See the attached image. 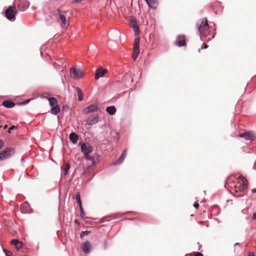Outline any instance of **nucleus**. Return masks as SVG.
<instances>
[{"mask_svg": "<svg viewBox=\"0 0 256 256\" xmlns=\"http://www.w3.org/2000/svg\"><path fill=\"white\" fill-rule=\"evenodd\" d=\"M210 26L208 24L206 18H204L200 25L198 27V30L200 33V38L206 37L210 34Z\"/></svg>", "mask_w": 256, "mask_h": 256, "instance_id": "nucleus-1", "label": "nucleus"}, {"mask_svg": "<svg viewBox=\"0 0 256 256\" xmlns=\"http://www.w3.org/2000/svg\"><path fill=\"white\" fill-rule=\"evenodd\" d=\"M18 12L15 6H8L5 10L4 16L9 20L14 21L16 19V16Z\"/></svg>", "mask_w": 256, "mask_h": 256, "instance_id": "nucleus-2", "label": "nucleus"}, {"mask_svg": "<svg viewBox=\"0 0 256 256\" xmlns=\"http://www.w3.org/2000/svg\"><path fill=\"white\" fill-rule=\"evenodd\" d=\"M14 148H7L2 150L0 152V160L9 158L14 153Z\"/></svg>", "mask_w": 256, "mask_h": 256, "instance_id": "nucleus-3", "label": "nucleus"}, {"mask_svg": "<svg viewBox=\"0 0 256 256\" xmlns=\"http://www.w3.org/2000/svg\"><path fill=\"white\" fill-rule=\"evenodd\" d=\"M70 74L72 78L74 79H79L82 77V71L80 68H76L72 67L70 68Z\"/></svg>", "mask_w": 256, "mask_h": 256, "instance_id": "nucleus-4", "label": "nucleus"}, {"mask_svg": "<svg viewBox=\"0 0 256 256\" xmlns=\"http://www.w3.org/2000/svg\"><path fill=\"white\" fill-rule=\"evenodd\" d=\"M140 38H136L134 39V52L132 54V58L134 60H136L140 53V48H139V44H140Z\"/></svg>", "mask_w": 256, "mask_h": 256, "instance_id": "nucleus-5", "label": "nucleus"}, {"mask_svg": "<svg viewBox=\"0 0 256 256\" xmlns=\"http://www.w3.org/2000/svg\"><path fill=\"white\" fill-rule=\"evenodd\" d=\"M238 179H242V184H240L238 187L235 186L236 188V192H237L238 191L242 192L248 187V180L242 176H240L238 178Z\"/></svg>", "mask_w": 256, "mask_h": 256, "instance_id": "nucleus-6", "label": "nucleus"}, {"mask_svg": "<svg viewBox=\"0 0 256 256\" xmlns=\"http://www.w3.org/2000/svg\"><path fill=\"white\" fill-rule=\"evenodd\" d=\"M80 148L81 152L84 154V156L88 155L93 150L92 147L88 143H84L82 144Z\"/></svg>", "mask_w": 256, "mask_h": 256, "instance_id": "nucleus-7", "label": "nucleus"}, {"mask_svg": "<svg viewBox=\"0 0 256 256\" xmlns=\"http://www.w3.org/2000/svg\"><path fill=\"white\" fill-rule=\"evenodd\" d=\"M175 44L178 47H184L186 46V37L184 35L180 34L176 39Z\"/></svg>", "mask_w": 256, "mask_h": 256, "instance_id": "nucleus-8", "label": "nucleus"}, {"mask_svg": "<svg viewBox=\"0 0 256 256\" xmlns=\"http://www.w3.org/2000/svg\"><path fill=\"white\" fill-rule=\"evenodd\" d=\"M239 137L244 138L246 140H252L256 138V134L252 132H247L239 134Z\"/></svg>", "mask_w": 256, "mask_h": 256, "instance_id": "nucleus-9", "label": "nucleus"}, {"mask_svg": "<svg viewBox=\"0 0 256 256\" xmlns=\"http://www.w3.org/2000/svg\"><path fill=\"white\" fill-rule=\"evenodd\" d=\"M30 4V2L27 0H20L18 8V10L24 12L28 8Z\"/></svg>", "mask_w": 256, "mask_h": 256, "instance_id": "nucleus-10", "label": "nucleus"}, {"mask_svg": "<svg viewBox=\"0 0 256 256\" xmlns=\"http://www.w3.org/2000/svg\"><path fill=\"white\" fill-rule=\"evenodd\" d=\"M98 122V114H91L86 120V124L92 126L97 124Z\"/></svg>", "mask_w": 256, "mask_h": 256, "instance_id": "nucleus-11", "label": "nucleus"}, {"mask_svg": "<svg viewBox=\"0 0 256 256\" xmlns=\"http://www.w3.org/2000/svg\"><path fill=\"white\" fill-rule=\"evenodd\" d=\"M98 110V106L96 104H92L85 108L83 110V113L84 114H88L90 112H96Z\"/></svg>", "mask_w": 256, "mask_h": 256, "instance_id": "nucleus-12", "label": "nucleus"}, {"mask_svg": "<svg viewBox=\"0 0 256 256\" xmlns=\"http://www.w3.org/2000/svg\"><path fill=\"white\" fill-rule=\"evenodd\" d=\"M64 13H65V12H62L60 8H58L57 9L56 14L58 16V18L62 21V24L64 26H66L67 24V20Z\"/></svg>", "mask_w": 256, "mask_h": 256, "instance_id": "nucleus-13", "label": "nucleus"}, {"mask_svg": "<svg viewBox=\"0 0 256 256\" xmlns=\"http://www.w3.org/2000/svg\"><path fill=\"white\" fill-rule=\"evenodd\" d=\"M126 156V150H123L122 152V154H121L120 156V158H118V159L116 160L115 162H114L112 163V165L116 166V165H118V164H122L123 162L124 161Z\"/></svg>", "mask_w": 256, "mask_h": 256, "instance_id": "nucleus-14", "label": "nucleus"}, {"mask_svg": "<svg viewBox=\"0 0 256 256\" xmlns=\"http://www.w3.org/2000/svg\"><path fill=\"white\" fill-rule=\"evenodd\" d=\"M108 72L106 68H100L96 70L95 78L96 80H98L100 78L104 76V75Z\"/></svg>", "mask_w": 256, "mask_h": 256, "instance_id": "nucleus-15", "label": "nucleus"}, {"mask_svg": "<svg viewBox=\"0 0 256 256\" xmlns=\"http://www.w3.org/2000/svg\"><path fill=\"white\" fill-rule=\"evenodd\" d=\"M82 249L84 253L88 254L90 252L92 249V246L89 242L86 241L83 244Z\"/></svg>", "mask_w": 256, "mask_h": 256, "instance_id": "nucleus-16", "label": "nucleus"}, {"mask_svg": "<svg viewBox=\"0 0 256 256\" xmlns=\"http://www.w3.org/2000/svg\"><path fill=\"white\" fill-rule=\"evenodd\" d=\"M130 26L134 32L135 34L138 35L139 34V28L138 26L137 22L134 18L132 20Z\"/></svg>", "mask_w": 256, "mask_h": 256, "instance_id": "nucleus-17", "label": "nucleus"}, {"mask_svg": "<svg viewBox=\"0 0 256 256\" xmlns=\"http://www.w3.org/2000/svg\"><path fill=\"white\" fill-rule=\"evenodd\" d=\"M84 158L87 160H90L92 162V164L94 165L96 162L98 160L99 156L98 155L95 154L93 155L92 156H90L89 154L84 156Z\"/></svg>", "mask_w": 256, "mask_h": 256, "instance_id": "nucleus-18", "label": "nucleus"}, {"mask_svg": "<svg viewBox=\"0 0 256 256\" xmlns=\"http://www.w3.org/2000/svg\"><path fill=\"white\" fill-rule=\"evenodd\" d=\"M146 2L149 8L153 10L156 8L158 3L156 0H146Z\"/></svg>", "mask_w": 256, "mask_h": 256, "instance_id": "nucleus-19", "label": "nucleus"}, {"mask_svg": "<svg viewBox=\"0 0 256 256\" xmlns=\"http://www.w3.org/2000/svg\"><path fill=\"white\" fill-rule=\"evenodd\" d=\"M11 244L16 246L17 250H20L23 246V243L16 239H13L11 241Z\"/></svg>", "mask_w": 256, "mask_h": 256, "instance_id": "nucleus-20", "label": "nucleus"}, {"mask_svg": "<svg viewBox=\"0 0 256 256\" xmlns=\"http://www.w3.org/2000/svg\"><path fill=\"white\" fill-rule=\"evenodd\" d=\"M69 138L72 143L75 144L78 140V136L76 134L72 132L70 134L69 136Z\"/></svg>", "mask_w": 256, "mask_h": 256, "instance_id": "nucleus-21", "label": "nucleus"}, {"mask_svg": "<svg viewBox=\"0 0 256 256\" xmlns=\"http://www.w3.org/2000/svg\"><path fill=\"white\" fill-rule=\"evenodd\" d=\"M60 111V107L58 104L54 106L51 108L50 112L52 114L56 115Z\"/></svg>", "mask_w": 256, "mask_h": 256, "instance_id": "nucleus-22", "label": "nucleus"}, {"mask_svg": "<svg viewBox=\"0 0 256 256\" xmlns=\"http://www.w3.org/2000/svg\"><path fill=\"white\" fill-rule=\"evenodd\" d=\"M2 104L6 108H12L16 105V104L12 100H7L4 101Z\"/></svg>", "mask_w": 256, "mask_h": 256, "instance_id": "nucleus-23", "label": "nucleus"}, {"mask_svg": "<svg viewBox=\"0 0 256 256\" xmlns=\"http://www.w3.org/2000/svg\"><path fill=\"white\" fill-rule=\"evenodd\" d=\"M106 112L110 115H114L116 114V110L114 106H108L106 108Z\"/></svg>", "mask_w": 256, "mask_h": 256, "instance_id": "nucleus-24", "label": "nucleus"}, {"mask_svg": "<svg viewBox=\"0 0 256 256\" xmlns=\"http://www.w3.org/2000/svg\"><path fill=\"white\" fill-rule=\"evenodd\" d=\"M48 100L49 102V104L51 107L55 106L58 104V102L56 98L54 97H50L48 98Z\"/></svg>", "mask_w": 256, "mask_h": 256, "instance_id": "nucleus-25", "label": "nucleus"}, {"mask_svg": "<svg viewBox=\"0 0 256 256\" xmlns=\"http://www.w3.org/2000/svg\"><path fill=\"white\" fill-rule=\"evenodd\" d=\"M76 90L78 92V100L81 102L83 100V94L82 90L78 87L76 88Z\"/></svg>", "mask_w": 256, "mask_h": 256, "instance_id": "nucleus-26", "label": "nucleus"}, {"mask_svg": "<svg viewBox=\"0 0 256 256\" xmlns=\"http://www.w3.org/2000/svg\"><path fill=\"white\" fill-rule=\"evenodd\" d=\"M124 214H130L132 216L136 215V213L133 212H127L125 213L122 214H118L117 215L115 216L114 217V218H121V216Z\"/></svg>", "mask_w": 256, "mask_h": 256, "instance_id": "nucleus-27", "label": "nucleus"}, {"mask_svg": "<svg viewBox=\"0 0 256 256\" xmlns=\"http://www.w3.org/2000/svg\"><path fill=\"white\" fill-rule=\"evenodd\" d=\"M32 100H33L32 98H28V99H27V100H24V101L22 102L17 103L16 104H18V106L26 105V104H28Z\"/></svg>", "mask_w": 256, "mask_h": 256, "instance_id": "nucleus-28", "label": "nucleus"}, {"mask_svg": "<svg viewBox=\"0 0 256 256\" xmlns=\"http://www.w3.org/2000/svg\"><path fill=\"white\" fill-rule=\"evenodd\" d=\"M70 168V165L69 164L67 163L66 164L64 169V175H66L68 174V171Z\"/></svg>", "mask_w": 256, "mask_h": 256, "instance_id": "nucleus-29", "label": "nucleus"}, {"mask_svg": "<svg viewBox=\"0 0 256 256\" xmlns=\"http://www.w3.org/2000/svg\"><path fill=\"white\" fill-rule=\"evenodd\" d=\"M80 216L82 218H84L85 214L84 211L82 206L80 207Z\"/></svg>", "mask_w": 256, "mask_h": 256, "instance_id": "nucleus-30", "label": "nucleus"}, {"mask_svg": "<svg viewBox=\"0 0 256 256\" xmlns=\"http://www.w3.org/2000/svg\"><path fill=\"white\" fill-rule=\"evenodd\" d=\"M2 250L4 252L6 256H13V254L10 251H8V250L3 248Z\"/></svg>", "mask_w": 256, "mask_h": 256, "instance_id": "nucleus-31", "label": "nucleus"}, {"mask_svg": "<svg viewBox=\"0 0 256 256\" xmlns=\"http://www.w3.org/2000/svg\"><path fill=\"white\" fill-rule=\"evenodd\" d=\"M90 232V231L88 230L82 231V232L80 233V237L82 238L83 236L88 235Z\"/></svg>", "mask_w": 256, "mask_h": 256, "instance_id": "nucleus-32", "label": "nucleus"}, {"mask_svg": "<svg viewBox=\"0 0 256 256\" xmlns=\"http://www.w3.org/2000/svg\"><path fill=\"white\" fill-rule=\"evenodd\" d=\"M76 200H78V199H80V194L78 192H76Z\"/></svg>", "mask_w": 256, "mask_h": 256, "instance_id": "nucleus-33", "label": "nucleus"}, {"mask_svg": "<svg viewBox=\"0 0 256 256\" xmlns=\"http://www.w3.org/2000/svg\"><path fill=\"white\" fill-rule=\"evenodd\" d=\"M107 239L106 238V240H105L104 242V250H106L107 248V246H106V244H107Z\"/></svg>", "mask_w": 256, "mask_h": 256, "instance_id": "nucleus-34", "label": "nucleus"}, {"mask_svg": "<svg viewBox=\"0 0 256 256\" xmlns=\"http://www.w3.org/2000/svg\"><path fill=\"white\" fill-rule=\"evenodd\" d=\"M208 46L206 44L204 43V44H202L201 46V48L202 49H206L208 48Z\"/></svg>", "mask_w": 256, "mask_h": 256, "instance_id": "nucleus-35", "label": "nucleus"}, {"mask_svg": "<svg viewBox=\"0 0 256 256\" xmlns=\"http://www.w3.org/2000/svg\"><path fill=\"white\" fill-rule=\"evenodd\" d=\"M69 108L68 106H64L62 108V110H68Z\"/></svg>", "mask_w": 256, "mask_h": 256, "instance_id": "nucleus-36", "label": "nucleus"}, {"mask_svg": "<svg viewBox=\"0 0 256 256\" xmlns=\"http://www.w3.org/2000/svg\"><path fill=\"white\" fill-rule=\"evenodd\" d=\"M76 201H77V202L78 204L79 207L82 206V204L81 200L80 199L76 200Z\"/></svg>", "mask_w": 256, "mask_h": 256, "instance_id": "nucleus-37", "label": "nucleus"}, {"mask_svg": "<svg viewBox=\"0 0 256 256\" xmlns=\"http://www.w3.org/2000/svg\"><path fill=\"white\" fill-rule=\"evenodd\" d=\"M194 256H203V255L200 252H196L194 254Z\"/></svg>", "mask_w": 256, "mask_h": 256, "instance_id": "nucleus-38", "label": "nucleus"}, {"mask_svg": "<svg viewBox=\"0 0 256 256\" xmlns=\"http://www.w3.org/2000/svg\"><path fill=\"white\" fill-rule=\"evenodd\" d=\"M16 126H10V128L9 129H10V130L12 131V130H16Z\"/></svg>", "mask_w": 256, "mask_h": 256, "instance_id": "nucleus-39", "label": "nucleus"}, {"mask_svg": "<svg viewBox=\"0 0 256 256\" xmlns=\"http://www.w3.org/2000/svg\"><path fill=\"white\" fill-rule=\"evenodd\" d=\"M193 206L195 208H198L199 206V204L197 202H194Z\"/></svg>", "mask_w": 256, "mask_h": 256, "instance_id": "nucleus-40", "label": "nucleus"}, {"mask_svg": "<svg viewBox=\"0 0 256 256\" xmlns=\"http://www.w3.org/2000/svg\"><path fill=\"white\" fill-rule=\"evenodd\" d=\"M3 146V142L0 139V150L2 148Z\"/></svg>", "mask_w": 256, "mask_h": 256, "instance_id": "nucleus-41", "label": "nucleus"}, {"mask_svg": "<svg viewBox=\"0 0 256 256\" xmlns=\"http://www.w3.org/2000/svg\"><path fill=\"white\" fill-rule=\"evenodd\" d=\"M23 206H28V207L30 206V204H28V203L27 202H25L24 203V204Z\"/></svg>", "mask_w": 256, "mask_h": 256, "instance_id": "nucleus-42", "label": "nucleus"}, {"mask_svg": "<svg viewBox=\"0 0 256 256\" xmlns=\"http://www.w3.org/2000/svg\"><path fill=\"white\" fill-rule=\"evenodd\" d=\"M248 256H255L253 252H249Z\"/></svg>", "mask_w": 256, "mask_h": 256, "instance_id": "nucleus-43", "label": "nucleus"}, {"mask_svg": "<svg viewBox=\"0 0 256 256\" xmlns=\"http://www.w3.org/2000/svg\"><path fill=\"white\" fill-rule=\"evenodd\" d=\"M74 222L75 224H80V222H78V220H77V219H76L74 220Z\"/></svg>", "mask_w": 256, "mask_h": 256, "instance_id": "nucleus-44", "label": "nucleus"}, {"mask_svg": "<svg viewBox=\"0 0 256 256\" xmlns=\"http://www.w3.org/2000/svg\"><path fill=\"white\" fill-rule=\"evenodd\" d=\"M252 218L254 220H256V212L254 213L252 216Z\"/></svg>", "mask_w": 256, "mask_h": 256, "instance_id": "nucleus-45", "label": "nucleus"}, {"mask_svg": "<svg viewBox=\"0 0 256 256\" xmlns=\"http://www.w3.org/2000/svg\"><path fill=\"white\" fill-rule=\"evenodd\" d=\"M253 168L255 170H256V161L254 162V168Z\"/></svg>", "mask_w": 256, "mask_h": 256, "instance_id": "nucleus-46", "label": "nucleus"}, {"mask_svg": "<svg viewBox=\"0 0 256 256\" xmlns=\"http://www.w3.org/2000/svg\"><path fill=\"white\" fill-rule=\"evenodd\" d=\"M234 196H236V197H238H238L241 198V197L243 196V195H242V194H238L236 196L235 195Z\"/></svg>", "mask_w": 256, "mask_h": 256, "instance_id": "nucleus-47", "label": "nucleus"}, {"mask_svg": "<svg viewBox=\"0 0 256 256\" xmlns=\"http://www.w3.org/2000/svg\"><path fill=\"white\" fill-rule=\"evenodd\" d=\"M126 220H134V218H127Z\"/></svg>", "mask_w": 256, "mask_h": 256, "instance_id": "nucleus-48", "label": "nucleus"}, {"mask_svg": "<svg viewBox=\"0 0 256 256\" xmlns=\"http://www.w3.org/2000/svg\"><path fill=\"white\" fill-rule=\"evenodd\" d=\"M252 193H256V188L252 189Z\"/></svg>", "mask_w": 256, "mask_h": 256, "instance_id": "nucleus-49", "label": "nucleus"}, {"mask_svg": "<svg viewBox=\"0 0 256 256\" xmlns=\"http://www.w3.org/2000/svg\"><path fill=\"white\" fill-rule=\"evenodd\" d=\"M82 0H74V2H80Z\"/></svg>", "mask_w": 256, "mask_h": 256, "instance_id": "nucleus-50", "label": "nucleus"}, {"mask_svg": "<svg viewBox=\"0 0 256 256\" xmlns=\"http://www.w3.org/2000/svg\"><path fill=\"white\" fill-rule=\"evenodd\" d=\"M7 128H8V126H7V125H5V126H4V130H6Z\"/></svg>", "mask_w": 256, "mask_h": 256, "instance_id": "nucleus-51", "label": "nucleus"}, {"mask_svg": "<svg viewBox=\"0 0 256 256\" xmlns=\"http://www.w3.org/2000/svg\"><path fill=\"white\" fill-rule=\"evenodd\" d=\"M239 245H240V244H239V243H238V242H236V244H234V246H239Z\"/></svg>", "mask_w": 256, "mask_h": 256, "instance_id": "nucleus-52", "label": "nucleus"}, {"mask_svg": "<svg viewBox=\"0 0 256 256\" xmlns=\"http://www.w3.org/2000/svg\"><path fill=\"white\" fill-rule=\"evenodd\" d=\"M11 132H12V131H11V130H10V129H8V133L10 134V133Z\"/></svg>", "mask_w": 256, "mask_h": 256, "instance_id": "nucleus-53", "label": "nucleus"}, {"mask_svg": "<svg viewBox=\"0 0 256 256\" xmlns=\"http://www.w3.org/2000/svg\"><path fill=\"white\" fill-rule=\"evenodd\" d=\"M22 213H24V214H26L27 212H22Z\"/></svg>", "mask_w": 256, "mask_h": 256, "instance_id": "nucleus-54", "label": "nucleus"}, {"mask_svg": "<svg viewBox=\"0 0 256 256\" xmlns=\"http://www.w3.org/2000/svg\"><path fill=\"white\" fill-rule=\"evenodd\" d=\"M54 2H56L57 0H54ZM62 1L66 2V0H62Z\"/></svg>", "mask_w": 256, "mask_h": 256, "instance_id": "nucleus-55", "label": "nucleus"}, {"mask_svg": "<svg viewBox=\"0 0 256 256\" xmlns=\"http://www.w3.org/2000/svg\"><path fill=\"white\" fill-rule=\"evenodd\" d=\"M206 227H208V224H207L206 225Z\"/></svg>", "mask_w": 256, "mask_h": 256, "instance_id": "nucleus-56", "label": "nucleus"}, {"mask_svg": "<svg viewBox=\"0 0 256 256\" xmlns=\"http://www.w3.org/2000/svg\"><path fill=\"white\" fill-rule=\"evenodd\" d=\"M145 1H146V0H145Z\"/></svg>", "mask_w": 256, "mask_h": 256, "instance_id": "nucleus-57", "label": "nucleus"}]
</instances>
